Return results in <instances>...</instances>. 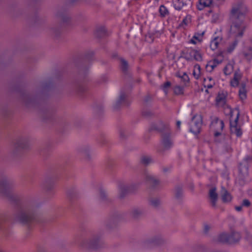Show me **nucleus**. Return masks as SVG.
<instances>
[{
	"mask_svg": "<svg viewBox=\"0 0 252 252\" xmlns=\"http://www.w3.org/2000/svg\"><path fill=\"white\" fill-rule=\"evenodd\" d=\"M248 11L246 5L242 2L233 6L230 18L232 21L230 32L235 37H241L246 28L244 22L245 15Z\"/></svg>",
	"mask_w": 252,
	"mask_h": 252,
	"instance_id": "obj_1",
	"label": "nucleus"
},
{
	"mask_svg": "<svg viewBox=\"0 0 252 252\" xmlns=\"http://www.w3.org/2000/svg\"><path fill=\"white\" fill-rule=\"evenodd\" d=\"M150 130H157L162 133V142L165 149L170 148L172 146V142L170 138L169 127L168 125L159 121L157 124L153 125Z\"/></svg>",
	"mask_w": 252,
	"mask_h": 252,
	"instance_id": "obj_2",
	"label": "nucleus"
},
{
	"mask_svg": "<svg viewBox=\"0 0 252 252\" xmlns=\"http://www.w3.org/2000/svg\"><path fill=\"white\" fill-rule=\"evenodd\" d=\"M18 218L21 223L28 225L29 227L32 223L37 222L36 215L33 212L29 210L21 211L18 214Z\"/></svg>",
	"mask_w": 252,
	"mask_h": 252,
	"instance_id": "obj_3",
	"label": "nucleus"
},
{
	"mask_svg": "<svg viewBox=\"0 0 252 252\" xmlns=\"http://www.w3.org/2000/svg\"><path fill=\"white\" fill-rule=\"evenodd\" d=\"M224 126V125L222 120L217 117L212 118L210 124V129L213 132L214 138L217 142H219L217 138L221 136Z\"/></svg>",
	"mask_w": 252,
	"mask_h": 252,
	"instance_id": "obj_4",
	"label": "nucleus"
},
{
	"mask_svg": "<svg viewBox=\"0 0 252 252\" xmlns=\"http://www.w3.org/2000/svg\"><path fill=\"white\" fill-rule=\"evenodd\" d=\"M240 238L241 235L239 233L232 231L230 235L226 233L220 234L217 241L223 243L234 244L238 242Z\"/></svg>",
	"mask_w": 252,
	"mask_h": 252,
	"instance_id": "obj_5",
	"label": "nucleus"
},
{
	"mask_svg": "<svg viewBox=\"0 0 252 252\" xmlns=\"http://www.w3.org/2000/svg\"><path fill=\"white\" fill-rule=\"evenodd\" d=\"M236 111V117L233 121V111L231 109H229L230 117V131L232 133H234L237 137H240L242 135V131L240 126L238 125V121L239 117V112L238 111Z\"/></svg>",
	"mask_w": 252,
	"mask_h": 252,
	"instance_id": "obj_6",
	"label": "nucleus"
},
{
	"mask_svg": "<svg viewBox=\"0 0 252 252\" xmlns=\"http://www.w3.org/2000/svg\"><path fill=\"white\" fill-rule=\"evenodd\" d=\"M223 53L224 52H220L216 58L208 62L206 67L208 71H212L218 65L222 62L223 60Z\"/></svg>",
	"mask_w": 252,
	"mask_h": 252,
	"instance_id": "obj_7",
	"label": "nucleus"
},
{
	"mask_svg": "<svg viewBox=\"0 0 252 252\" xmlns=\"http://www.w3.org/2000/svg\"><path fill=\"white\" fill-rule=\"evenodd\" d=\"M100 238L98 236H94L89 241L83 243L82 246L90 249L96 250L100 247Z\"/></svg>",
	"mask_w": 252,
	"mask_h": 252,
	"instance_id": "obj_8",
	"label": "nucleus"
},
{
	"mask_svg": "<svg viewBox=\"0 0 252 252\" xmlns=\"http://www.w3.org/2000/svg\"><path fill=\"white\" fill-rule=\"evenodd\" d=\"M192 121L193 124L190 126V131L195 134H197L200 132L202 126L201 119L200 117L197 119L196 117H193Z\"/></svg>",
	"mask_w": 252,
	"mask_h": 252,
	"instance_id": "obj_9",
	"label": "nucleus"
},
{
	"mask_svg": "<svg viewBox=\"0 0 252 252\" xmlns=\"http://www.w3.org/2000/svg\"><path fill=\"white\" fill-rule=\"evenodd\" d=\"M222 37L221 36L217 35L215 33L212 37L210 41V47L211 50L214 51L218 49L219 45L222 42Z\"/></svg>",
	"mask_w": 252,
	"mask_h": 252,
	"instance_id": "obj_10",
	"label": "nucleus"
},
{
	"mask_svg": "<svg viewBox=\"0 0 252 252\" xmlns=\"http://www.w3.org/2000/svg\"><path fill=\"white\" fill-rule=\"evenodd\" d=\"M129 104V101L127 95L123 92L120 93V96L116 102L115 108H118L120 105L127 106Z\"/></svg>",
	"mask_w": 252,
	"mask_h": 252,
	"instance_id": "obj_11",
	"label": "nucleus"
},
{
	"mask_svg": "<svg viewBox=\"0 0 252 252\" xmlns=\"http://www.w3.org/2000/svg\"><path fill=\"white\" fill-rule=\"evenodd\" d=\"M205 33V31L195 32L192 38L189 40V43L194 45L201 43L203 40Z\"/></svg>",
	"mask_w": 252,
	"mask_h": 252,
	"instance_id": "obj_12",
	"label": "nucleus"
},
{
	"mask_svg": "<svg viewBox=\"0 0 252 252\" xmlns=\"http://www.w3.org/2000/svg\"><path fill=\"white\" fill-rule=\"evenodd\" d=\"M144 175L146 182L151 185L153 188H156L159 184V181L146 171H144Z\"/></svg>",
	"mask_w": 252,
	"mask_h": 252,
	"instance_id": "obj_13",
	"label": "nucleus"
},
{
	"mask_svg": "<svg viewBox=\"0 0 252 252\" xmlns=\"http://www.w3.org/2000/svg\"><path fill=\"white\" fill-rule=\"evenodd\" d=\"M213 0H199L196 4L198 10H202L206 7H210L212 5Z\"/></svg>",
	"mask_w": 252,
	"mask_h": 252,
	"instance_id": "obj_14",
	"label": "nucleus"
},
{
	"mask_svg": "<svg viewBox=\"0 0 252 252\" xmlns=\"http://www.w3.org/2000/svg\"><path fill=\"white\" fill-rule=\"evenodd\" d=\"M172 5L175 10L180 11L187 3L183 0H172Z\"/></svg>",
	"mask_w": 252,
	"mask_h": 252,
	"instance_id": "obj_15",
	"label": "nucleus"
},
{
	"mask_svg": "<svg viewBox=\"0 0 252 252\" xmlns=\"http://www.w3.org/2000/svg\"><path fill=\"white\" fill-rule=\"evenodd\" d=\"M119 189L121 198L124 197L127 193L132 191L130 187H128L125 185H120Z\"/></svg>",
	"mask_w": 252,
	"mask_h": 252,
	"instance_id": "obj_16",
	"label": "nucleus"
},
{
	"mask_svg": "<svg viewBox=\"0 0 252 252\" xmlns=\"http://www.w3.org/2000/svg\"><path fill=\"white\" fill-rule=\"evenodd\" d=\"M194 49L192 48H188L183 51V56L187 61H192Z\"/></svg>",
	"mask_w": 252,
	"mask_h": 252,
	"instance_id": "obj_17",
	"label": "nucleus"
},
{
	"mask_svg": "<svg viewBox=\"0 0 252 252\" xmlns=\"http://www.w3.org/2000/svg\"><path fill=\"white\" fill-rule=\"evenodd\" d=\"M242 77L241 73L238 71L234 73L233 78L230 81V85L233 87H236L239 84V81Z\"/></svg>",
	"mask_w": 252,
	"mask_h": 252,
	"instance_id": "obj_18",
	"label": "nucleus"
},
{
	"mask_svg": "<svg viewBox=\"0 0 252 252\" xmlns=\"http://www.w3.org/2000/svg\"><path fill=\"white\" fill-rule=\"evenodd\" d=\"M221 199L224 203L229 202L232 200L231 194L224 188H222Z\"/></svg>",
	"mask_w": 252,
	"mask_h": 252,
	"instance_id": "obj_19",
	"label": "nucleus"
},
{
	"mask_svg": "<svg viewBox=\"0 0 252 252\" xmlns=\"http://www.w3.org/2000/svg\"><path fill=\"white\" fill-rule=\"evenodd\" d=\"M209 197L213 206H216V203L218 198V194L216 193V189L215 188H212L209 191Z\"/></svg>",
	"mask_w": 252,
	"mask_h": 252,
	"instance_id": "obj_20",
	"label": "nucleus"
},
{
	"mask_svg": "<svg viewBox=\"0 0 252 252\" xmlns=\"http://www.w3.org/2000/svg\"><path fill=\"white\" fill-rule=\"evenodd\" d=\"M203 85L205 88L211 89L215 85V81L211 77H207L204 80Z\"/></svg>",
	"mask_w": 252,
	"mask_h": 252,
	"instance_id": "obj_21",
	"label": "nucleus"
},
{
	"mask_svg": "<svg viewBox=\"0 0 252 252\" xmlns=\"http://www.w3.org/2000/svg\"><path fill=\"white\" fill-rule=\"evenodd\" d=\"M238 43L237 39H235L232 42L230 43L226 49L225 51L227 53H231L235 49Z\"/></svg>",
	"mask_w": 252,
	"mask_h": 252,
	"instance_id": "obj_22",
	"label": "nucleus"
},
{
	"mask_svg": "<svg viewBox=\"0 0 252 252\" xmlns=\"http://www.w3.org/2000/svg\"><path fill=\"white\" fill-rule=\"evenodd\" d=\"M158 12L160 17H165L169 14V11L167 8L164 5H161L158 9Z\"/></svg>",
	"mask_w": 252,
	"mask_h": 252,
	"instance_id": "obj_23",
	"label": "nucleus"
},
{
	"mask_svg": "<svg viewBox=\"0 0 252 252\" xmlns=\"http://www.w3.org/2000/svg\"><path fill=\"white\" fill-rule=\"evenodd\" d=\"M193 75L195 78L198 79L201 76V67L198 64H195L193 66Z\"/></svg>",
	"mask_w": 252,
	"mask_h": 252,
	"instance_id": "obj_24",
	"label": "nucleus"
},
{
	"mask_svg": "<svg viewBox=\"0 0 252 252\" xmlns=\"http://www.w3.org/2000/svg\"><path fill=\"white\" fill-rule=\"evenodd\" d=\"M185 87L184 86L175 85L173 87V93L175 95H182L184 93Z\"/></svg>",
	"mask_w": 252,
	"mask_h": 252,
	"instance_id": "obj_25",
	"label": "nucleus"
},
{
	"mask_svg": "<svg viewBox=\"0 0 252 252\" xmlns=\"http://www.w3.org/2000/svg\"><path fill=\"white\" fill-rule=\"evenodd\" d=\"M95 34L98 37H102L107 35L106 28L103 26L98 27L96 30Z\"/></svg>",
	"mask_w": 252,
	"mask_h": 252,
	"instance_id": "obj_26",
	"label": "nucleus"
},
{
	"mask_svg": "<svg viewBox=\"0 0 252 252\" xmlns=\"http://www.w3.org/2000/svg\"><path fill=\"white\" fill-rule=\"evenodd\" d=\"M176 76L181 78V81L185 85H186L187 83L189 82V77L186 72H183L182 73H178L176 74Z\"/></svg>",
	"mask_w": 252,
	"mask_h": 252,
	"instance_id": "obj_27",
	"label": "nucleus"
},
{
	"mask_svg": "<svg viewBox=\"0 0 252 252\" xmlns=\"http://www.w3.org/2000/svg\"><path fill=\"white\" fill-rule=\"evenodd\" d=\"M234 69L233 64L232 63H227L223 68V72L225 75H230Z\"/></svg>",
	"mask_w": 252,
	"mask_h": 252,
	"instance_id": "obj_28",
	"label": "nucleus"
},
{
	"mask_svg": "<svg viewBox=\"0 0 252 252\" xmlns=\"http://www.w3.org/2000/svg\"><path fill=\"white\" fill-rule=\"evenodd\" d=\"M239 96L240 98L243 100L247 97V91L245 88V85H243L240 88L239 91Z\"/></svg>",
	"mask_w": 252,
	"mask_h": 252,
	"instance_id": "obj_29",
	"label": "nucleus"
},
{
	"mask_svg": "<svg viewBox=\"0 0 252 252\" xmlns=\"http://www.w3.org/2000/svg\"><path fill=\"white\" fill-rule=\"evenodd\" d=\"M193 52L192 61L195 60L197 62H201L202 60V55L200 51L194 49Z\"/></svg>",
	"mask_w": 252,
	"mask_h": 252,
	"instance_id": "obj_30",
	"label": "nucleus"
},
{
	"mask_svg": "<svg viewBox=\"0 0 252 252\" xmlns=\"http://www.w3.org/2000/svg\"><path fill=\"white\" fill-rule=\"evenodd\" d=\"M0 187L5 190L10 189V184L6 179L4 178L0 182Z\"/></svg>",
	"mask_w": 252,
	"mask_h": 252,
	"instance_id": "obj_31",
	"label": "nucleus"
},
{
	"mask_svg": "<svg viewBox=\"0 0 252 252\" xmlns=\"http://www.w3.org/2000/svg\"><path fill=\"white\" fill-rule=\"evenodd\" d=\"M171 84L169 81L165 82L161 86V89L163 91L165 95H167L168 94L169 88L171 87Z\"/></svg>",
	"mask_w": 252,
	"mask_h": 252,
	"instance_id": "obj_32",
	"label": "nucleus"
},
{
	"mask_svg": "<svg viewBox=\"0 0 252 252\" xmlns=\"http://www.w3.org/2000/svg\"><path fill=\"white\" fill-rule=\"evenodd\" d=\"M191 22V17L189 15H187L184 18L180 24V26L184 27L187 26L188 24Z\"/></svg>",
	"mask_w": 252,
	"mask_h": 252,
	"instance_id": "obj_33",
	"label": "nucleus"
},
{
	"mask_svg": "<svg viewBox=\"0 0 252 252\" xmlns=\"http://www.w3.org/2000/svg\"><path fill=\"white\" fill-rule=\"evenodd\" d=\"M128 64L124 59L121 60V68L124 72H126L127 70Z\"/></svg>",
	"mask_w": 252,
	"mask_h": 252,
	"instance_id": "obj_34",
	"label": "nucleus"
},
{
	"mask_svg": "<svg viewBox=\"0 0 252 252\" xmlns=\"http://www.w3.org/2000/svg\"><path fill=\"white\" fill-rule=\"evenodd\" d=\"M152 162V158L150 157L143 156L141 158V162L144 165H148Z\"/></svg>",
	"mask_w": 252,
	"mask_h": 252,
	"instance_id": "obj_35",
	"label": "nucleus"
},
{
	"mask_svg": "<svg viewBox=\"0 0 252 252\" xmlns=\"http://www.w3.org/2000/svg\"><path fill=\"white\" fill-rule=\"evenodd\" d=\"M244 56L248 60L252 59V47H250L247 52H244Z\"/></svg>",
	"mask_w": 252,
	"mask_h": 252,
	"instance_id": "obj_36",
	"label": "nucleus"
},
{
	"mask_svg": "<svg viewBox=\"0 0 252 252\" xmlns=\"http://www.w3.org/2000/svg\"><path fill=\"white\" fill-rule=\"evenodd\" d=\"M26 144L27 141L25 140L22 139L17 143V147L24 149L26 148Z\"/></svg>",
	"mask_w": 252,
	"mask_h": 252,
	"instance_id": "obj_37",
	"label": "nucleus"
},
{
	"mask_svg": "<svg viewBox=\"0 0 252 252\" xmlns=\"http://www.w3.org/2000/svg\"><path fill=\"white\" fill-rule=\"evenodd\" d=\"M176 191V196L177 198H179L182 194V189L180 187H177L175 189Z\"/></svg>",
	"mask_w": 252,
	"mask_h": 252,
	"instance_id": "obj_38",
	"label": "nucleus"
},
{
	"mask_svg": "<svg viewBox=\"0 0 252 252\" xmlns=\"http://www.w3.org/2000/svg\"><path fill=\"white\" fill-rule=\"evenodd\" d=\"M150 203L152 205L155 207H157L159 204V200L157 198L152 199L150 200Z\"/></svg>",
	"mask_w": 252,
	"mask_h": 252,
	"instance_id": "obj_39",
	"label": "nucleus"
},
{
	"mask_svg": "<svg viewBox=\"0 0 252 252\" xmlns=\"http://www.w3.org/2000/svg\"><path fill=\"white\" fill-rule=\"evenodd\" d=\"M250 204H251V202H250V201L248 199H245L243 200L242 206L249 207V206H250Z\"/></svg>",
	"mask_w": 252,
	"mask_h": 252,
	"instance_id": "obj_40",
	"label": "nucleus"
},
{
	"mask_svg": "<svg viewBox=\"0 0 252 252\" xmlns=\"http://www.w3.org/2000/svg\"><path fill=\"white\" fill-rule=\"evenodd\" d=\"M152 114V112L150 111H145L142 112V115L145 117H150Z\"/></svg>",
	"mask_w": 252,
	"mask_h": 252,
	"instance_id": "obj_41",
	"label": "nucleus"
},
{
	"mask_svg": "<svg viewBox=\"0 0 252 252\" xmlns=\"http://www.w3.org/2000/svg\"><path fill=\"white\" fill-rule=\"evenodd\" d=\"M209 229H210V226L208 225H207V224L204 225V232L205 233H207Z\"/></svg>",
	"mask_w": 252,
	"mask_h": 252,
	"instance_id": "obj_42",
	"label": "nucleus"
},
{
	"mask_svg": "<svg viewBox=\"0 0 252 252\" xmlns=\"http://www.w3.org/2000/svg\"><path fill=\"white\" fill-rule=\"evenodd\" d=\"M242 206H236L235 207V210L238 211V212H240L242 210Z\"/></svg>",
	"mask_w": 252,
	"mask_h": 252,
	"instance_id": "obj_43",
	"label": "nucleus"
},
{
	"mask_svg": "<svg viewBox=\"0 0 252 252\" xmlns=\"http://www.w3.org/2000/svg\"><path fill=\"white\" fill-rule=\"evenodd\" d=\"M151 97L150 96L148 95V96H147L145 98V102H148V101H149L150 100H151Z\"/></svg>",
	"mask_w": 252,
	"mask_h": 252,
	"instance_id": "obj_44",
	"label": "nucleus"
},
{
	"mask_svg": "<svg viewBox=\"0 0 252 252\" xmlns=\"http://www.w3.org/2000/svg\"><path fill=\"white\" fill-rule=\"evenodd\" d=\"M181 124V122L180 121H178L177 122L176 125H177V126L178 128H180Z\"/></svg>",
	"mask_w": 252,
	"mask_h": 252,
	"instance_id": "obj_45",
	"label": "nucleus"
},
{
	"mask_svg": "<svg viewBox=\"0 0 252 252\" xmlns=\"http://www.w3.org/2000/svg\"><path fill=\"white\" fill-rule=\"evenodd\" d=\"M222 100V99L221 98H220V96H218V97H217V101L218 102L220 101H221V100Z\"/></svg>",
	"mask_w": 252,
	"mask_h": 252,
	"instance_id": "obj_46",
	"label": "nucleus"
},
{
	"mask_svg": "<svg viewBox=\"0 0 252 252\" xmlns=\"http://www.w3.org/2000/svg\"><path fill=\"white\" fill-rule=\"evenodd\" d=\"M249 158V157H246L244 160V162H247L248 159Z\"/></svg>",
	"mask_w": 252,
	"mask_h": 252,
	"instance_id": "obj_47",
	"label": "nucleus"
},
{
	"mask_svg": "<svg viewBox=\"0 0 252 252\" xmlns=\"http://www.w3.org/2000/svg\"><path fill=\"white\" fill-rule=\"evenodd\" d=\"M242 163H240V165H239V170H240V171L241 172L242 170Z\"/></svg>",
	"mask_w": 252,
	"mask_h": 252,
	"instance_id": "obj_48",
	"label": "nucleus"
},
{
	"mask_svg": "<svg viewBox=\"0 0 252 252\" xmlns=\"http://www.w3.org/2000/svg\"><path fill=\"white\" fill-rule=\"evenodd\" d=\"M245 169L246 171H248V166L247 165L245 166Z\"/></svg>",
	"mask_w": 252,
	"mask_h": 252,
	"instance_id": "obj_49",
	"label": "nucleus"
},
{
	"mask_svg": "<svg viewBox=\"0 0 252 252\" xmlns=\"http://www.w3.org/2000/svg\"><path fill=\"white\" fill-rule=\"evenodd\" d=\"M37 252H45L44 251H38Z\"/></svg>",
	"mask_w": 252,
	"mask_h": 252,
	"instance_id": "obj_50",
	"label": "nucleus"
},
{
	"mask_svg": "<svg viewBox=\"0 0 252 252\" xmlns=\"http://www.w3.org/2000/svg\"><path fill=\"white\" fill-rule=\"evenodd\" d=\"M156 0V1H159V0Z\"/></svg>",
	"mask_w": 252,
	"mask_h": 252,
	"instance_id": "obj_51",
	"label": "nucleus"
}]
</instances>
